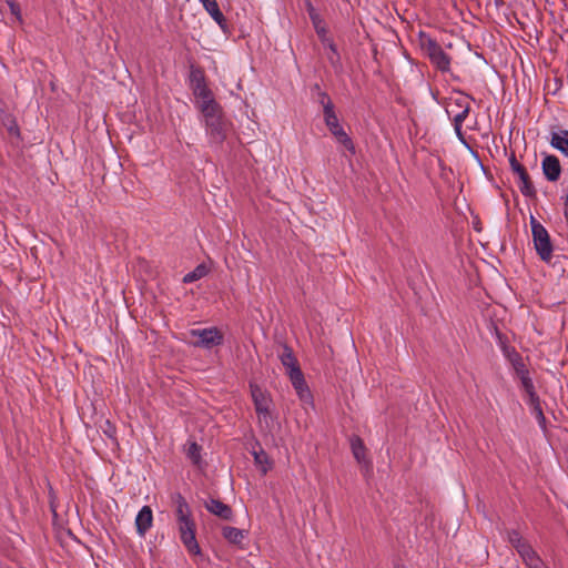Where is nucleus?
<instances>
[{
    "label": "nucleus",
    "mask_w": 568,
    "mask_h": 568,
    "mask_svg": "<svg viewBox=\"0 0 568 568\" xmlns=\"http://www.w3.org/2000/svg\"><path fill=\"white\" fill-rule=\"evenodd\" d=\"M204 9L207 11V13L211 16V18L219 24V27L222 29L224 33H230V28L227 24V21L220 10V7L216 2V0H199Z\"/></svg>",
    "instance_id": "nucleus-10"
},
{
    "label": "nucleus",
    "mask_w": 568,
    "mask_h": 568,
    "mask_svg": "<svg viewBox=\"0 0 568 568\" xmlns=\"http://www.w3.org/2000/svg\"><path fill=\"white\" fill-rule=\"evenodd\" d=\"M516 550L520 558L523 559V561L527 560L528 558L537 554L527 539L521 545H519Z\"/></svg>",
    "instance_id": "nucleus-24"
},
{
    "label": "nucleus",
    "mask_w": 568,
    "mask_h": 568,
    "mask_svg": "<svg viewBox=\"0 0 568 568\" xmlns=\"http://www.w3.org/2000/svg\"><path fill=\"white\" fill-rule=\"evenodd\" d=\"M254 459L260 465L267 464V455L263 450L258 453L255 452Z\"/></svg>",
    "instance_id": "nucleus-31"
},
{
    "label": "nucleus",
    "mask_w": 568,
    "mask_h": 568,
    "mask_svg": "<svg viewBox=\"0 0 568 568\" xmlns=\"http://www.w3.org/2000/svg\"><path fill=\"white\" fill-rule=\"evenodd\" d=\"M532 241L540 260L549 262L552 257V243L548 231L534 217H530Z\"/></svg>",
    "instance_id": "nucleus-5"
},
{
    "label": "nucleus",
    "mask_w": 568,
    "mask_h": 568,
    "mask_svg": "<svg viewBox=\"0 0 568 568\" xmlns=\"http://www.w3.org/2000/svg\"><path fill=\"white\" fill-rule=\"evenodd\" d=\"M205 128L213 143L221 144L226 139L227 123L223 114L205 121Z\"/></svg>",
    "instance_id": "nucleus-9"
},
{
    "label": "nucleus",
    "mask_w": 568,
    "mask_h": 568,
    "mask_svg": "<svg viewBox=\"0 0 568 568\" xmlns=\"http://www.w3.org/2000/svg\"><path fill=\"white\" fill-rule=\"evenodd\" d=\"M191 89L197 100V106L212 102L214 99L212 91L207 88L201 71H192Z\"/></svg>",
    "instance_id": "nucleus-8"
},
{
    "label": "nucleus",
    "mask_w": 568,
    "mask_h": 568,
    "mask_svg": "<svg viewBox=\"0 0 568 568\" xmlns=\"http://www.w3.org/2000/svg\"><path fill=\"white\" fill-rule=\"evenodd\" d=\"M324 122L329 130V132L336 138V140L345 146L348 151L354 152V144L347 133L344 131L342 125L339 124L338 118L335 113V110L327 111L323 113Z\"/></svg>",
    "instance_id": "nucleus-7"
},
{
    "label": "nucleus",
    "mask_w": 568,
    "mask_h": 568,
    "mask_svg": "<svg viewBox=\"0 0 568 568\" xmlns=\"http://www.w3.org/2000/svg\"><path fill=\"white\" fill-rule=\"evenodd\" d=\"M528 396H529V404L532 406V408L535 407L536 404H540L539 397L536 394V392H532V395H528Z\"/></svg>",
    "instance_id": "nucleus-32"
},
{
    "label": "nucleus",
    "mask_w": 568,
    "mask_h": 568,
    "mask_svg": "<svg viewBox=\"0 0 568 568\" xmlns=\"http://www.w3.org/2000/svg\"><path fill=\"white\" fill-rule=\"evenodd\" d=\"M550 145L568 156V130L552 132Z\"/></svg>",
    "instance_id": "nucleus-15"
},
{
    "label": "nucleus",
    "mask_w": 568,
    "mask_h": 568,
    "mask_svg": "<svg viewBox=\"0 0 568 568\" xmlns=\"http://www.w3.org/2000/svg\"><path fill=\"white\" fill-rule=\"evenodd\" d=\"M252 388V398L255 404V408L257 413H267L268 410V398L263 394V392L258 387Z\"/></svg>",
    "instance_id": "nucleus-17"
},
{
    "label": "nucleus",
    "mask_w": 568,
    "mask_h": 568,
    "mask_svg": "<svg viewBox=\"0 0 568 568\" xmlns=\"http://www.w3.org/2000/svg\"><path fill=\"white\" fill-rule=\"evenodd\" d=\"M7 2L10 8L11 13L13 16H16L18 20H21V11H20L19 3L14 0H8Z\"/></svg>",
    "instance_id": "nucleus-30"
},
{
    "label": "nucleus",
    "mask_w": 568,
    "mask_h": 568,
    "mask_svg": "<svg viewBox=\"0 0 568 568\" xmlns=\"http://www.w3.org/2000/svg\"><path fill=\"white\" fill-rule=\"evenodd\" d=\"M520 382L524 390L527 393V395H532V392H535L534 383L529 375L520 376Z\"/></svg>",
    "instance_id": "nucleus-27"
},
{
    "label": "nucleus",
    "mask_w": 568,
    "mask_h": 568,
    "mask_svg": "<svg viewBox=\"0 0 568 568\" xmlns=\"http://www.w3.org/2000/svg\"><path fill=\"white\" fill-rule=\"evenodd\" d=\"M222 535L227 541L236 545L244 538L243 530L230 526L223 528Z\"/></svg>",
    "instance_id": "nucleus-21"
},
{
    "label": "nucleus",
    "mask_w": 568,
    "mask_h": 568,
    "mask_svg": "<svg viewBox=\"0 0 568 568\" xmlns=\"http://www.w3.org/2000/svg\"><path fill=\"white\" fill-rule=\"evenodd\" d=\"M527 568H548L538 554L524 561Z\"/></svg>",
    "instance_id": "nucleus-25"
},
{
    "label": "nucleus",
    "mask_w": 568,
    "mask_h": 568,
    "mask_svg": "<svg viewBox=\"0 0 568 568\" xmlns=\"http://www.w3.org/2000/svg\"><path fill=\"white\" fill-rule=\"evenodd\" d=\"M519 179V190L520 192L527 196V197H535L536 196V189L530 180V176L525 170L523 173L518 175Z\"/></svg>",
    "instance_id": "nucleus-16"
},
{
    "label": "nucleus",
    "mask_w": 568,
    "mask_h": 568,
    "mask_svg": "<svg viewBox=\"0 0 568 568\" xmlns=\"http://www.w3.org/2000/svg\"><path fill=\"white\" fill-rule=\"evenodd\" d=\"M311 19L313 21L317 34L323 38L326 33V29L323 21L318 18L316 13L313 12H311Z\"/></svg>",
    "instance_id": "nucleus-26"
},
{
    "label": "nucleus",
    "mask_w": 568,
    "mask_h": 568,
    "mask_svg": "<svg viewBox=\"0 0 568 568\" xmlns=\"http://www.w3.org/2000/svg\"><path fill=\"white\" fill-rule=\"evenodd\" d=\"M197 108L202 112L205 121L222 114V108L215 100L210 103L200 104Z\"/></svg>",
    "instance_id": "nucleus-18"
},
{
    "label": "nucleus",
    "mask_w": 568,
    "mask_h": 568,
    "mask_svg": "<svg viewBox=\"0 0 568 568\" xmlns=\"http://www.w3.org/2000/svg\"><path fill=\"white\" fill-rule=\"evenodd\" d=\"M351 447H352L353 455L357 462H362L365 459L366 448H365L363 440L359 437L356 436V437L352 438Z\"/></svg>",
    "instance_id": "nucleus-22"
},
{
    "label": "nucleus",
    "mask_w": 568,
    "mask_h": 568,
    "mask_svg": "<svg viewBox=\"0 0 568 568\" xmlns=\"http://www.w3.org/2000/svg\"><path fill=\"white\" fill-rule=\"evenodd\" d=\"M201 450L202 447L195 442L190 443L186 449L187 458L199 468L202 467Z\"/></svg>",
    "instance_id": "nucleus-19"
},
{
    "label": "nucleus",
    "mask_w": 568,
    "mask_h": 568,
    "mask_svg": "<svg viewBox=\"0 0 568 568\" xmlns=\"http://www.w3.org/2000/svg\"><path fill=\"white\" fill-rule=\"evenodd\" d=\"M328 48L331 50V53L335 54L336 60L339 61V54L337 52L336 45L331 40H328Z\"/></svg>",
    "instance_id": "nucleus-34"
},
{
    "label": "nucleus",
    "mask_w": 568,
    "mask_h": 568,
    "mask_svg": "<svg viewBox=\"0 0 568 568\" xmlns=\"http://www.w3.org/2000/svg\"><path fill=\"white\" fill-rule=\"evenodd\" d=\"M153 513L150 506H143L135 518L136 531L140 536H144L152 527Z\"/></svg>",
    "instance_id": "nucleus-13"
},
{
    "label": "nucleus",
    "mask_w": 568,
    "mask_h": 568,
    "mask_svg": "<svg viewBox=\"0 0 568 568\" xmlns=\"http://www.w3.org/2000/svg\"><path fill=\"white\" fill-rule=\"evenodd\" d=\"M565 215H568V193H567L566 201H565L564 216Z\"/></svg>",
    "instance_id": "nucleus-36"
},
{
    "label": "nucleus",
    "mask_w": 568,
    "mask_h": 568,
    "mask_svg": "<svg viewBox=\"0 0 568 568\" xmlns=\"http://www.w3.org/2000/svg\"><path fill=\"white\" fill-rule=\"evenodd\" d=\"M509 163L513 172L517 175H519L526 170L525 166L517 161L515 154H511V156L509 158Z\"/></svg>",
    "instance_id": "nucleus-28"
},
{
    "label": "nucleus",
    "mask_w": 568,
    "mask_h": 568,
    "mask_svg": "<svg viewBox=\"0 0 568 568\" xmlns=\"http://www.w3.org/2000/svg\"><path fill=\"white\" fill-rule=\"evenodd\" d=\"M455 110H459V105H454L453 106Z\"/></svg>",
    "instance_id": "nucleus-38"
},
{
    "label": "nucleus",
    "mask_w": 568,
    "mask_h": 568,
    "mask_svg": "<svg viewBox=\"0 0 568 568\" xmlns=\"http://www.w3.org/2000/svg\"><path fill=\"white\" fill-rule=\"evenodd\" d=\"M191 336L197 337L194 346L203 348H212L223 343L224 336L217 327H209L202 329H192Z\"/></svg>",
    "instance_id": "nucleus-6"
},
{
    "label": "nucleus",
    "mask_w": 568,
    "mask_h": 568,
    "mask_svg": "<svg viewBox=\"0 0 568 568\" xmlns=\"http://www.w3.org/2000/svg\"><path fill=\"white\" fill-rule=\"evenodd\" d=\"M541 168L542 173L548 181L556 182L559 180L561 174V165L557 156L550 154L545 155Z\"/></svg>",
    "instance_id": "nucleus-11"
},
{
    "label": "nucleus",
    "mask_w": 568,
    "mask_h": 568,
    "mask_svg": "<svg viewBox=\"0 0 568 568\" xmlns=\"http://www.w3.org/2000/svg\"><path fill=\"white\" fill-rule=\"evenodd\" d=\"M420 48L429 59L430 63L440 72L450 71V57L443 50L439 43L425 33L419 37Z\"/></svg>",
    "instance_id": "nucleus-4"
},
{
    "label": "nucleus",
    "mask_w": 568,
    "mask_h": 568,
    "mask_svg": "<svg viewBox=\"0 0 568 568\" xmlns=\"http://www.w3.org/2000/svg\"><path fill=\"white\" fill-rule=\"evenodd\" d=\"M286 376L288 377L298 399L303 405H313V394L302 372L298 361L292 351L286 347Z\"/></svg>",
    "instance_id": "nucleus-2"
},
{
    "label": "nucleus",
    "mask_w": 568,
    "mask_h": 568,
    "mask_svg": "<svg viewBox=\"0 0 568 568\" xmlns=\"http://www.w3.org/2000/svg\"><path fill=\"white\" fill-rule=\"evenodd\" d=\"M204 506L207 511H210L211 514L215 515L216 517H219L221 519L232 520V518H233L232 508L229 505L221 501L220 499L209 498L204 503Z\"/></svg>",
    "instance_id": "nucleus-12"
},
{
    "label": "nucleus",
    "mask_w": 568,
    "mask_h": 568,
    "mask_svg": "<svg viewBox=\"0 0 568 568\" xmlns=\"http://www.w3.org/2000/svg\"><path fill=\"white\" fill-rule=\"evenodd\" d=\"M532 409H534V413L537 415L538 418H540L542 420L545 419V416H544V413H542L540 404H536Z\"/></svg>",
    "instance_id": "nucleus-33"
},
{
    "label": "nucleus",
    "mask_w": 568,
    "mask_h": 568,
    "mask_svg": "<svg viewBox=\"0 0 568 568\" xmlns=\"http://www.w3.org/2000/svg\"><path fill=\"white\" fill-rule=\"evenodd\" d=\"M469 95L463 92H456L455 95H452L448 99L446 105V112L448 115H453V124L457 136L463 140V123L469 114L470 104Z\"/></svg>",
    "instance_id": "nucleus-3"
},
{
    "label": "nucleus",
    "mask_w": 568,
    "mask_h": 568,
    "mask_svg": "<svg viewBox=\"0 0 568 568\" xmlns=\"http://www.w3.org/2000/svg\"><path fill=\"white\" fill-rule=\"evenodd\" d=\"M277 357H278V359L282 362V364H284V353H282V354H281V353H278V354H277Z\"/></svg>",
    "instance_id": "nucleus-37"
},
{
    "label": "nucleus",
    "mask_w": 568,
    "mask_h": 568,
    "mask_svg": "<svg viewBox=\"0 0 568 568\" xmlns=\"http://www.w3.org/2000/svg\"><path fill=\"white\" fill-rule=\"evenodd\" d=\"M506 539L515 549L526 540L519 531L515 529L506 530Z\"/></svg>",
    "instance_id": "nucleus-23"
},
{
    "label": "nucleus",
    "mask_w": 568,
    "mask_h": 568,
    "mask_svg": "<svg viewBox=\"0 0 568 568\" xmlns=\"http://www.w3.org/2000/svg\"><path fill=\"white\" fill-rule=\"evenodd\" d=\"M209 273V268L205 264H199L192 272H189L183 277V283L190 284L195 281L203 278Z\"/></svg>",
    "instance_id": "nucleus-20"
},
{
    "label": "nucleus",
    "mask_w": 568,
    "mask_h": 568,
    "mask_svg": "<svg viewBox=\"0 0 568 568\" xmlns=\"http://www.w3.org/2000/svg\"><path fill=\"white\" fill-rule=\"evenodd\" d=\"M328 60L331 61V63H332V64H336V63H338V62H339V61H337V60H336V57H335V54H333V53H331V54L328 55Z\"/></svg>",
    "instance_id": "nucleus-35"
},
{
    "label": "nucleus",
    "mask_w": 568,
    "mask_h": 568,
    "mask_svg": "<svg viewBox=\"0 0 568 568\" xmlns=\"http://www.w3.org/2000/svg\"><path fill=\"white\" fill-rule=\"evenodd\" d=\"M172 501L175 506L174 515L180 539L190 554L199 555L201 549L195 537L196 524L192 516L191 507L180 493L172 496Z\"/></svg>",
    "instance_id": "nucleus-1"
},
{
    "label": "nucleus",
    "mask_w": 568,
    "mask_h": 568,
    "mask_svg": "<svg viewBox=\"0 0 568 568\" xmlns=\"http://www.w3.org/2000/svg\"><path fill=\"white\" fill-rule=\"evenodd\" d=\"M515 371L520 378V376L529 375L528 369L526 368V365L523 363V361L519 358L514 363Z\"/></svg>",
    "instance_id": "nucleus-29"
},
{
    "label": "nucleus",
    "mask_w": 568,
    "mask_h": 568,
    "mask_svg": "<svg viewBox=\"0 0 568 568\" xmlns=\"http://www.w3.org/2000/svg\"><path fill=\"white\" fill-rule=\"evenodd\" d=\"M312 94L315 101L323 108V113L334 110L331 97L318 84L312 87Z\"/></svg>",
    "instance_id": "nucleus-14"
}]
</instances>
